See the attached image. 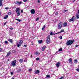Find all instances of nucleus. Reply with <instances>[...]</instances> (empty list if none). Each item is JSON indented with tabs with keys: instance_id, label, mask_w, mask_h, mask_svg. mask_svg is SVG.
I'll return each instance as SVG.
<instances>
[{
	"instance_id": "f257e3e1",
	"label": "nucleus",
	"mask_w": 79,
	"mask_h": 79,
	"mask_svg": "<svg viewBox=\"0 0 79 79\" xmlns=\"http://www.w3.org/2000/svg\"><path fill=\"white\" fill-rule=\"evenodd\" d=\"M74 41L70 40L67 42L66 44L67 45H72L73 43H74Z\"/></svg>"
},
{
	"instance_id": "f03ea898",
	"label": "nucleus",
	"mask_w": 79,
	"mask_h": 79,
	"mask_svg": "<svg viewBox=\"0 0 79 79\" xmlns=\"http://www.w3.org/2000/svg\"><path fill=\"white\" fill-rule=\"evenodd\" d=\"M23 43V41L22 40H20L19 41L18 43H17V46L19 48L20 45H22Z\"/></svg>"
},
{
	"instance_id": "7ed1b4c3",
	"label": "nucleus",
	"mask_w": 79,
	"mask_h": 79,
	"mask_svg": "<svg viewBox=\"0 0 79 79\" xmlns=\"http://www.w3.org/2000/svg\"><path fill=\"white\" fill-rule=\"evenodd\" d=\"M62 26H63V23L60 22V23L58 25V29H60L62 27Z\"/></svg>"
},
{
	"instance_id": "20e7f679",
	"label": "nucleus",
	"mask_w": 79,
	"mask_h": 79,
	"mask_svg": "<svg viewBox=\"0 0 79 79\" xmlns=\"http://www.w3.org/2000/svg\"><path fill=\"white\" fill-rule=\"evenodd\" d=\"M50 42V35H49L48 36V38L46 40L47 44H49Z\"/></svg>"
},
{
	"instance_id": "39448f33",
	"label": "nucleus",
	"mask_w": 79,
	"mask_h": 79,
	"mask_svg": "<svg viewBox=\"0 0 79 79\" xmlns=\"http://www.w3.org/2000/svg\"><path fill=\"white\" fill-rule=\"evenodd\" d=\"M16 60L13 61L12 63H11V65L13 66L14 67L16 66Z\"/></svg>"
},
{
	"instance_id": "423d86ee",
	"label": "nucleus",
	"mask_w": 79,
	"mask_h": 79,
	"mask_svg": "<svg viewBox=\"0 0 79 79\" xmlns=\"http://www.w3.org/2000/svg\"><path fill=\"white\" fill-rule=\"evenodd\" d=\"M22 3V2H19V1H16L15 2V4L16 5H21Z\"/></svg>"
},
{
	"instance_id": "0eeeda50",
	"label": "nucleus",
	"mask_w": 79,
	"mask_h": 79,
	"mask_svg": "<svg viewBox=\"0 0 79 79\" xmlns=\"http://www.w3.org/2000/svg\"><path fill=\"white\" fill-rule=\"evenodd\" d=\"M74 16H73L71 19H70L69 20L70 22H71V21H74L75 19H74Z\"/></svg>"
},
{
	"instance_id": "6e6552de",
	"label": "nucleus",
	"mask_w": 79,
	"mask_h": 79,
	"mask_svg": "<svg viewBox=\"0 0 79 79\" xmlns=\"http://www.w3.org/2000/svg\"><path fill=\"white\" fill-rule=\"evenodd\" d=\"M45 48H46V46H44L42 47L41 49V51L43 52H44V51H45Z\"/></svg>"
},
{
	"instance_id": "1a4fd4ad",
	"label": "nucleus",
	"mask_w": 79,
	"mask_h": 79,
	"mask_svg": "<svg viewBox=\"0 0 79 79\" xmlns=\"http://www.w3.org/2000/svg\"><path fill=\"white\" fill-rule=\"evenodd\" d=\"M40 71L39 70H37L35 71V74H39Z\"/></svg>"
},
{
	"instance_id": "9d476101",
	"label": "nucleus",
	"mask_w": 79,
	"mask_h": 79,
	"mask_svg": "<svg viewBox=\"0 0 79 79\" xmlns=\"http://www.w3.org/2000/svg\"><path fill=\"white\" fill-rule=\"evenodd\" d=\"M31 14H34L35 13V10L34 9H32L31 10Z\"/></svg>"
},
{
	"instance_id": "9b49d317",
	"label": "nucleus",
	"mask_w": 79,
	"mask_h": 79,
	"mask_svg": "<svg viewBox=\"0 0 79 79\" xmlns=\"http://www.w3.org/2000/svg\"><path fill=\"white\" fill-rule=\"evenodd\" d=\"M35 55H39L40 53L38 52H36L35 53Z\"/></svg>"
},
{
	"instance_id": "f8f14e48",
	"label": "nucleus",
	"mask_w": 79,
	"mask_h": 79,
	"mask_svg": "<svg viewBox=\"0 0 79 79\" xmlns=\"http://www.w3.org/2000/svg\"><path fill=\"white\" fill-rule=\"evenodd\" d=\"M20 10V9L19 8H17L15 10V12L17 13H18V12H19V11Z\"/></svg>"
},
{
	"instance_id": "ddd939ff",
	"label": "nucleus",
	"mask_w": 79,
	"mask_h": 79,
	"mask_svg": "<svg viewBox=\"0 0 79 79\" xmlns=\"http://www.w3.org/2000/svg\"><path fill=\"white\" fill-rule=\"evenodd\" d=\"M69 61L70 63H73V60H72V58H70Z\"/></svg>"
},
{
	"instance_id": "4468645a",
	"label": "nucleus",
	"mask_w": 79,
	"mask_h": 79,
	"mask_svg": "<svg viewBox=\"0 0 79 79\" xmlns=\"http://www.w3.org/2000/svg\"><path fill=\"white\" fill-rule=\"evenodd\" d=\"M60 63L58 62L56 64V66L57 68H58L59 66H60Z\"/></svg>"
},
{
	"instance_id": "2eb2a0df",
	"label": "nucleus",
	"mask_w": 79,
	"mask_h": 79,
	"mask_svg": "<svg viewBox=\"0 0 79 79\" xmlns=\"http://www.w3.org/2000/svg\"><path fill=\"white\" fill-rule=\"evenodd\" d=\"M3 0H0V6H3V4H2V1Z\"/></svg>"
},
{
	"instance_id": "dca6fc26",
	"label": "nucleus",
	"mask_w": 79,
	"mask_h": 79,
	"mask_svg": "<svg viewBox=\"0 0 79 79\" xmlns=\"http://www.w3.org/2000/svg\"><path fill=\"white\" fill-rule=\"evenodd\" d=\"M8 41H9V42H10L12 44L13 43V40H12V39H9L8 40Z\"/></svg>"
},
{
	"instance_id": "f3484780",
	"label": "nucleus",
	"mask_w": 79,
	"mask_h": 79,
	"mask_svg": "<svg viewBox=\"0 0 79 79\" xmlns=\"http://www.w3.org/2000/svg\"><path fill=\"white\" fill-rule=\"evenodd\" d=\"M19 62L20 63H23V59H21L19 60Z\"/></svg>"
},
{
	"instance_id": "a211bd4d",
	"label": "nucleus",
	"mask_w": 79,
	"mask_h": 79,
	"mask_svg": "<svg viewBox=\"0 0 79 79\" xmlns=\"http://www.w3.org/2000/svg\"><path fill=\"white\" fill-rule=\"evenodd\" d=\"M17 16H19L20 15H21V12L19 11L18 12H17Z\"/></svg>"
},
{
	"instance_id": "6ab92c4d",
	"label": "nucleus",
	"mask_w": 79,
	"mask_h": 79,
	"mask_svg": "<svg viewBox=\"0 0 79 79\" xmlns=\"http://www.w3.org/2000/svg\"><path fill=\"white\" fill-rule=\"evenodd\" d=\"M10 55H11V52H9L7 53V56H10Z\"/></svg>"
},
{
	"instance_id": "aec40b11",
	"label": "nucleus",
	"mask_w": 79,
	"mask_h": 79,
	"mask_svg": "<svg viewBox=\"0 0 79 79\" xmlns=\"http://www.w3.org/2000/svg\"><path fill=\"white\" fill-rule=\"evenodd\" d=\"M76 18L77 19H79V15H78V14H77L76 15Z\"/></svg>"
},
{
	"instance_id": "412c9836",
	"label": "nucleus",
	"mask_w": 79,
	"mask_h": 79,
	"mask_svg": "<svg viewBox=\"0 0 79 79\" xmlns=\"http://www.w3.org/2000/svg\"><path fill=\"white\" fill-rule=\"evenodd\" d=\"M8 18V15H6L5 17H4V19H7Z\"/></svg>"
},
{
	"instance_id": "4be33fe9",
	"label": "nucleus",
	"mask_w": 79,
	"mask_h": 79,
	"mask_svg": "<svg viewBox=\"0 0 79 79\" xmlns=\"http://www.w3.org/2000/svg\"><path fill=\"white\" fill-rule=\"evenodd\" d=\"M43 41L42 40H40L38 41V42L39 44H41V43Z\"/></svg>"
},
{
	"instance_id": "5701e85b",
	"label": "nucleus",
	"mask_w": 79,
	"mask_h": 79,
	"mask_svg": "<svg viewBox=\"0 0 79 79\" xmlns=\"http://www.w3.org/2000/svg\"><path fill=\"white\" fill-rule=\"evenodd\" d=\"M22 71L21 69H19L17 70L18 73H20Z\"/></svg>"
},
{
	"instance_id": "b1692460",
	"label": "nucleus",
	"mask_w": 79,
	"mask_h": 79,
	"mask_svg": "<svg viewBox=\"0 0 79 79\" xmlns=\"http://www.w3.org/2000/svg\"><path fill=\"white\" fill-rule=\"evenodd\" d=\"M15 20H16L17 21H18L19 22H21V21H22L21 20H20L18 19H15Z\"/></svg>"
},
{
	"instance_id": "393cba45",
	"label": "nucleus",
	"mask_w": 79,
	"mask_h": 79,
	"mask_svg": "<svg viewBox=\"0 0 79 79\" xmlns=\"http://www.w3.org/2000/svg\"><path fill=\"white\" fill-rule=\"evenodd\" d=\"M67 23H64V26H67Z\"/></svg>"
},
{
	"instance_id": "a878e982",
	"label": "nucleus",
	"mask_w": 79,
	"mask_h": 79,
	"mask_svg": "<svg viewBox=\"0 0 79 79\" xmlns=\"http://www.w3.org/2000/svg\"><path fill=\"white\" fill-rule=\"evenodd\" d=\"M5 44H8V41H6L4 42Z\"/></svg>"
},
{
	"instance_id": "bb28decb",
	"label": "nucleus",
	"mask_w": 79,
	"mask_h": 79,
	"mask_svg": "<svg viewBox=\"0 0 79 79\" xmlns=\"http://www.w3.org/2000/svg\"><path fill=\"white\" fill-rule=\"evenodd\" d=\"M45 25H44L42 28V30H44V29H45Z\"/></svg>"
},
{
	"instance_id": "cd10ccee",
	"label": "nucleus",
	"mask_w": 79,
	"mask_h": 79,
	"mask_svg": "<svg viewBox=\"0 0 79 79\" xmlns=\"http://www.w3.org/2000/svg\"><path fill=\"white\" fill-rule=\"evenodd\" d=\"M58 52H62V48H60L59 49Z\"/></svg>"
},
{
	"instance_id": "c85d7f7f",
	"label": "nucleus",
	"mask_w": 79,
	"mask_h": 79,
	"mask_svg": "<svg viewBox=\"0 0 79 79\" xmlns=\"http://www.w3.org/2000/svg\"><path fill=\"white\" fill-rule=\"evenodd\" d=\"M8 15H11V12H9L8 13Z\"/></svg>"
},
{
	"instance_id": "c756f323",
	"label": "nucleus",
	"mask_w": 79,
	"mask_h": 79,
	"mask_svg": "<svg viewBox=\"0 0 79 79\" xmlns=\"http://www.w3.org/2000/svg\"><path fill=\"white\" fill-rule=\"evenodd\" d=\"M24 62H27V58H25L24 60Z\"/></svg>"
},
{
	"instance_id": "7c9ffc66",
	"label": "nucleus",
	"mask_w": 79,
	"mask_h": 79,
	"mask_svg": "<svg viewBox=\"0 0 79 79\" xmlns=\"http://www.w3.org/2000/svg\"><path fill=\"white\" fill-rule=\"evenodd\" d=\"M77 62V60L76 59L74 60V63H76Z\"/></svg>"
},
{
	"instance_id": "2f4dec72",
	"label": "nucleus",
	"mask_w": 79,
	"mask_h": 79,
	"mask_svg": "<svg viewBox=\"0 0 79 79\" xmlns=\"http://www.w3.org/2000/svg\"><path fill=\"white\" fill-rule=\"evenodd\" d=\"M46 77H48V78H49V77H50V76L48 75H46Z\"/></svg>"
},
{
	"instance_id": "473e14b6",
	"label": "nucleus",
	"mask_w": 79,
	"mask_h": 79,
	"mask_svg": "<svg viewBox=\"0 0 79 79\" xmlns=\"http://www.w3.org/2000/svg\"><path fill=\"white\" fill-rule=\"evenodd\" d=\"M39 19V18H37L36 19L35 21H37Z\"/></svg>"
},
{
	"instance_id": "72a5a7b5",
	"label": "nucleus",
	"mask_w": 79,
	"mask_h": 79,
	"mask_svg": "<svg viewBox=\"0 0 79 79\" xmlns=\"http://www.w3.org/2000/svg\"><path fill=\"white\" fill-rule=\"evenodd\" d=\"M32 70V69H29L28 71L29 72H31V71Z\"/></svg>"
},
{
	"instance_id": "f704fd0d",
	"label": "nucleus",
	"mask_w": 79,
	"mask_h": 79,
	"mask_svg": "<svg viewBox=\"0 0 79 79\" xmlns=\"http://www.w3.org/2000/svg\"><path fill=\"white\" fill-rule=\"evenodd\" d=\"M36 60H37V61L39 60V58H36Z\"/></svg>"
},
{
	"instance_id": "c9c22d12",
	"label": "nucleus",
	"mask_w": 79,
	"mask_h": 79,
	"mask_svg": "<svg viewBox=\"0 0 79 79\" xmlns=\"http://www.w3.org/2000/svg\"><path fill=\"white\" fill-rule=\"evenodd\" d=\"M13 27H11L10 29V31H12V30H13Z\"/></svg>"
},
{
	"instance_id": "e433bc0d",
	"label": "nucleus",
	"mask_w": 79,
	"mask_h": 79,
	"mask_svg": "<svg viewBox=\"0 0 79 79\" xmlns=\"http://www.w3.org/2000/svg\"><path fill=\"white\" fill-rule=\"evenodd\" d=\"M59 38H60L61 40V39H62V36H60Z\"/></svg>"
},
{
	"instance_id": "4c0bfd02",
	"label": "nucleus",
	"mask_w": 79,
	"mask_h": 79,
	"mask_svg": "<svg viewBox=\"0 0 79 79\" xmlns=\"http://www.w3.org/2000/svg\"><path fill=\"white\" fill-rule=\"evenodd\" d=\"M64 78V77H60L59 79H63Z\"/></svg>"
},
{
	"instance_id": "58836bf2",
	"label": "nucleus",
	"mask_w": 79,
	"mask_h": 79,
	"mask_svg": "<svg viewBox=\"0 0 79 79\" xmlns=\"http://www.w3.org/2000/svg\"><path fill=\"white\" fill-rule=\"evenodd\" d=\"M10 74H11V75H13V72H10Z\"/></svg>"
},
{
	"instance_id": "ea45409f",
	"label": "nucleus",
	"mask_w": 79,
	"mask_h": 79,
	"mask_svg": "<svg viewBox=\"0 0 79 79\" xmlns=\"http://www.w3.org/2000/svg\"><path fill=\"white\" fill-rule=\"evenodd\" d=\"M50 35H53V32H51L50 34Z\"/></svg>"
},
{
	"instance_id": "a19ab883",
	"label": "nucleus",
	"mask_w": 79,
	"mask_h": 79,
	"mask_svg": "<svg viewBox=\"0 0 79 79\" xmlns=\"http://www.w3.org/2000/svg\"><path fill=\"white\" fill-rule=\"evenodd\" d=\"M58 12H56V15H58Z\"/></svg>"
},
{
	"instance_id": "79ce46f5",
	"label": "nucleus",
	"mask_w": 79,
	"mask_h": 79,
	"mask_svg": "<svg viewBox=\"0 0 79 79\" xmlns=\"http://www.w3.org/2000/svg\"><path fill=\"white\" fill-rule=\"evenodd\" d=\"M64 32V30H61L60 31L61 32Z\"/></svg>"
},
{
	"instance_id": "37998d69",
	"label": "nucleus",
	"mask_w": 79,
	"mask_h": 79,
	"mask_svg": "<svg viewBox=\"0 0 79 79\" xmlns=\"http://www.w3.org/2000/svg\"><path fill=\"white\" fill-rule=\"evenodd\" d=\"M6 22H5V23H4V26H5L6 25Z\"/></svg>"
},
{
	"instance_id": "c03bdc74",
	"label": "nucleus",
	"mask_w": 79,
	"mask_h": 79,
	"mask_svg": "<svg viewBox=\"0 0 79 79\" xmlns=\"http://www.w3.org/2000/svg\"><path fill=\"white\" fill-rule=\"evenodd\" d=\"M27 45H24L23 46V47H27Z\"/></svg>"
},
{
	"instance_id": "a18cd8bd",
	"label": "nucleus",
	"mask_w": 79,
	"mask_h": 79,
	"mask_svg": "<svg viewBox=\"0 0 79 79\" xmlns=\"http://www.w3.org/2000/svg\"><path fill=\"white\" fill-rule=\"evenodd\" d=\"M78 46H79L78 45H77V44L76 45V47H78Z\"/></svg>"
},
{
	"instance_id": "49530a36",
	"label": "nucleus",
	"mask_w": 79,
	"mask_h": 79,
	"mask_svg": "<svg viewBox=\"0 0 79 79\" xmlns=\"http://www.w3.org/2000/svg\"><path fill=\"white\" fill-rule=\"evenodd\" d=\"M23 1L25 2L27 1V0H23Z\"/></svg>"
},
{
	"instance_id": "de8ad7c7",
	"label": "nucleus",
	"mask_w": 79,
	"mask_h": 79,
	"mask_svg": "<svg viewBox=\"0 0 79 79\" xmlns=\"http://www.w3.org/2000/svg\"><path fill=\"white\" fill-rule=\"evenodd\" d=\"M38 3H40V0H38Z\"/></svg>"
},
{
	"instance_id": "09e8293b",
	"label": "nucleus",
	"mask_w": 79,
	"mask_h": 79,
	"mask_svg": "<svg viewBox=\"0 0 79 79\" xmlns=\"http://www.w3.org/2000/svg\"><path fill=\"white\" fill-rule=\"evenodd\" d=\"M21 13H23V10H21Z\"/></svg>"
},
{
	"instance_id": "8fccbe9b",
	"label": "nucleus",
	"mask_w": 79,
	"mask_h": 79,
	"mask_svg": "<svg viewBox=\"0 0 79 79\" xmlns=\"http://www.w3.org/2000/svg\"><path fill=\"white\" fill-rule=\"evenodd\" d=\"M68 11V10H65V12H66V11Z\"/></svg>"
},
{
	"instance_id": "3c124183",
	"label": "nucleus",
	"mask_w": 79,
	"mask_h": 79,
	"mask_svg": "<svg viewBox=\"0 0 79 79\" xmlns=\"http://www.w3.org/2000/svg\"><path fill=\"white\" fill-rule=\"evenodd\" d=\"M5 9H6V10H8V7H6L5 8Z\"/></svg>"
},
{
	"instance_id": "603ef678",
	"label": "nucleus",
	"mask_w": 79,
	"mask_h": 79,
	"mask_svg": "<svg viewBox=\"0 0 79 79\" xmlns=\"http://www.w3.org/2000/svg\"><path fill=\"white\" fill-rule=\"evenodd\" d=\"M1 51H2V48H0V52H1Z\"/></svg>"
},
{
	"instance_id": "864d4df0",
	"label": "nucleus",
	"mask_w": 79,
	"mask_h": 79,
	"mask_svg": "<svg viewBox=\"0 0 79 79\" xmlns=\"http://www.w3.org/2000/svg\"><path fill=\"white\" fill-rule=\"evenodd\" d=\"M60 33H61V31L58 33V34H60Z\"/></svg>"
},
{
	"instance_id": "5fc2aeb1",
	"label": "nucleus",
	"mask_w": 79,
	"mask_h": 79,
	"mask_svg": "<svg viewBox=\"0 0 79 79\" xmlns=\"http://www.w3.org/2000/svg\"><path fill=\"white\" fill-rule=\"evenodd\" d=\"M78 14H79V10H78Z\"/></svg>"
},
{
	"instance_id": "6e6d98bb",
	"label": "nucleus",
	"mask_w": 79,
	"mask_h": 79,
	"mask_svg": "<svg viewBox=\"0 0 79 79\" xmlns=\"http://www.w3.org/2000/svg\"><path fill=\"white\" fill-rule=\"evenodd\" d=\"M11 79H14V77H12Z\"/></svg>"
},
{
	"instance_id": "4d7b16f0",
	"label": "nucleus",
	"mask_w": 79,
	"mask_h": 79,
	"mask_svg": "<svg viewBox=\"0 0 79 79\" xmlns=\"http://www.w3.org/2000/svg\"><path fill=\"white\" fill-rule=\"evenodd\" d=\"M1 15V12L0 11V15Z\"/></svg>"
},
{
	"instance_id": "13d9d810",
	"label": "nucleus",
	"mask_w": 79,
	"mask_h": 79,
	"mask_svg": "<svg viewBox=\"0 0 79 79\" xmlns=\"http://www.w3.org/2000/svg\"><path fill=\"white\" fill-rule=\"evenodd\" d=\"M31 57H32V55H31Z\"/></svg>"
},
{
	"instance_id": "bf43d9fd",
	"label": "nucleus",
	"mask_w": 79,
	"mask_h": 79,
	"mask_svg": "<svg viewBox=\"0 0 79 79\" xmlns=\"http://www.w3.org/2000/svg\"><path fill=\"white\" fill-rule=\"evenodd\" d=\"M56 53H58V51L56 52Z\"/></svg>"
},
{
	"instance_id": "052dcab7",
	"label": "nucleus",
	"mask_w": 79,
	"mask_h": 79,
	"mask_svg": "<svg viewBox=\"0 0 79 79\" xmlns=\"http://www.w3.org/2000/svg\"><path fill=\"white\" fill-rule=\"evenodd\" d=\"M74 1H76V0H74Z\"/></svg>"
},
{
	"instance_id": "680f3d73",
	"label": "nucleus",
	"mask_w": 79,
	"mask_h": 79,
	"mask_svg": "<svg viewBox=\"0 0 79 79\" xmlns=\"http://www.w3.org/2000/svg\"><path fill=\"white\" fill-rule=\"evenodd\" d=\"M0 66H1V65H0Z\"/></svg>"
},
{
	"instance_id": "e2e57ef3",
	"label": "nucleus",
	"mask_w": 79,
	"mask_h": 79,
	"mask_svg": "<svg viewBox=\"0 0 79 79\" xmlns=\"http://www.w3.org/2000/svg\"><path fill=\"white\" fill-rule=\"evenodd\" d=\"M18 23H16V24Z\"/></svg>"
}]
</instances>
